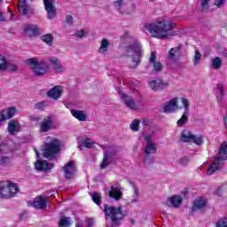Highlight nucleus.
Returning a JSON list of instances; mask_svg holds the SVG:
<instances>
[{
	"instance_id": "nucleus-1",
	"label": "nucleus",
	"mask_w": 227,
	"mask_h": 227,
	"mask_svg": "<svg viewBox=\"0 0 227 227\" xmlns=\"http://www.w3.org/2000/svg\"><path fill=\"white\" fill-rule=\"evenodd\" d=\"M175 26V23L170 22L168 25V21L163 20L156 23L145 24V27L154 38L164 40L170 36H176V32L173 31Z\"/></svg>"
},
{
	"instance_id": "nucleus-2",
	"label": "nucleus",
	"mask_w": 227,
	"mask_h": 227,
	"mask_svg": "<svg viewBox=\"0 0 227 227\" xmlns=\"http://www.w3.org/2000/svg\"><path fill=\"white\" fill-rule=\"evenodd\" d=\"M122 58H132L133 66L129 68L136 69L141 64L143 59V46L139 41L134 39L129 42L128 44L122 46Z\"/></svg>"
},
{
	"instance_id": "nucleus-3",
	"label": "nucleus",
	"mask_w": 227,
	"mask_h": 227,
	"mask_svg": "<svg viewBox=\"0 0 227 227\" xmlns=\"http://www.w3.org/2000/svg\"><path fill=\"white\" fill-rule=\"evenodd\" d=\"M224 160H227V142L221 144L218 150V156L215 159L213 163L207 168V175H214L215 171L224 168Z\"/></svg>"
},
{
	"instance_id": "nucleus-4",
	"label": "nucleus",
	"mask_w": 227,
	"mask_h": 227,
	"mask_svg": "<svg viewBox=\"0 0 227 227\" xmlns=\"http://www.w3.org/2000/svg\"><path fill=\"white\" fill-rule=\"evenodd\" d=\"M25 63L27 65V67H30V69L35 77H42L45 75V74H47L51 68L45 60L39 61L38 58L36 57L27 59Z\"/></svg>"
},
{
	"instance_id": "nucleus-5",
	"label": "nucleus",
	"mask_w": 227,
	"mask_h": 227,
	"mask_svg": "<svg viewBox=\"0 0 227 227\" xmlns=\"http://www.w3.org/2000/svg\"><path fill=\"white\" fill-rule=\"evenodd\" d=\"M59 150H61V142L58 139H53L50 143L44 144L43 157L49 159V160H55Z\"/></svg>"
},
{
	"instance_id": "nucleus-6",
	"label": "nucleus",
	"mask_w": 227,
	"mask_h": 227,
	"mask_svg": "<svg viewBox=\"0 0 227 227\" xmlns=\"http://www.w3.org/2000/svg\"><path fill=\"white\" fill-rule=\"evenodd\" d=\"M118 155V150L116 147H109L105 153L102 163L100 165L101 169H106L107 166L113 164L114 160H116V157Z\"/></svg>"
},
{
	"instance_id": "nucleus-7",
	"label": "nucleus",
	"mask_w": 227,
	"mask_h": 227,
	"mask_svg": "<svg viewBox=\"0 0 227 227\" xmlns=\"http://www.w3.org/2000/svg\"><path fill=\"white\" fill-rule=\"evenodd\" d=\"M181 141L183 143H194L198 146L203 145V137L193 135L192 132L189 130H183L181 134Z\"/></svg>"
},
{
	"instance_id": "nucleus-8",
	"label": "nucleus",
	"mask_w": 227,
	"mask_h": 227,
	"mask_svg": "<svg viewBox=\"0 0 227 227\" xmlns=\"http://www.w3.org/2000/svg\"><path fill=\"white\" fill-rule=\"evenodd\" d=\"M48 204L49 197L42 196L35 197L33 201L27 202L28 207H34V208H37L39 210H43V208H46Z\"/></svg>"
},
{
	"instance_id": "nucleus-9",
	"label": "nucleus",
	"mask_w": 227,
	"mask_h": 227,
	"mask_svg": "<svg viewBox=\"0 0 227 227\" xmlns=\"http://www.w3.org/2000/svg\"><path fill=\"white\" fill-rule=\"evenodd\" d=\"M25 36L28 38H36V36H40L42 34V28L38 27V25H26L24 27Z\"/></svg>"
},
{
	"instance_id": "nucleus-10",
	"label": "nucleus",
	"mask_w": 227,
	"mask_h": 227,
	"mask_svg": "<svg viewBox=\"0 0 227 227\" xmlns=\"http://www.w3.org/2000/svg\"><path fill=\"white\" fill-rule=\"evenodd\" d=\"M18 10L20 15L23 16L32 17V15H35V8L28 7L27 1L26 0H20Z\"/></svg>"
},
{
	"instance_id": "nucleus-11",
	"label": "nucleus",
	"mask_w": 227,
	"mask_h": 227,
	"mask_svg": "<svg viewBox=\"0 0 227 227\" xmlns=\"http://www.w3.org/2000/svg\"><path fill=\"white\" fill-rule=\"evenodd\" d=\"M148 84H149V88H151L153 91L166 90V88L169 86V82L160 79L153 80L149 82Z\"/></svg>"
},
{
	"instance_id": "nucleus-12",
	"label": "nucleus",
	"mask_w": 227,
	"mask_h": 227,
	"mask_svg": "<svg viewBox=\"0 0 227 227\" xmlns=\"http://www.w3.org/2000/svg\"><path fill=\"white\" fill-rule=\"evenodd\" d=\"M75 171H77V169L72 160L68 161L63 168V172L67 180H72L75 176Z\"/></svg>"
},
{
	"instance_id": "nucleus-13",
	"label": "nucleus",
	"mask_w": 227,
	"mask_h": 227,
	"mask_svg": "<svg viewBox=\"0 0 227 227\" xmlns=\"http://www.w3.org/2000/svg\"><path fill=\"white\" fill-rule=\"evenodd\" d=\"M44 9L48 13V19L52 20L56 17V0H43Z\"/></svg>"
},
{
	"instance_id": "nucleus-14",
	"label": "nucleus",
	"mask_w": 227,
	"mask_h": 227,
	"mask_svg": "<svg viewBox=\"0 0 227 227\" xmlns=\"http://www.w3.org/2000/svg\"><path fill=\"white\" fill-rule=\"evenodd\" d=\"M184 202V198L178 196V195H174L172 197H169L167 199V200L164 202V205L166 207H174V208H178L180 207V205Z\"/></svg>"
},
{
	"instance_id": "nucleus-15",
	"label": "nucleus",
	"mask_w": 227,
	"mask_h": 227,
	"mask_svg": "<svg viewBox=\"0 0 227 227\" xmlns=\"http://www.w3.org/2000/svg\"><path fill=\"white\" fill-rule=\"evenodd\" d=\"M144 139L146 142V146L144 150L145 153H157V145L152 142V137L148 135L144 136Z\"/></svg>"
},
{
	"instance_id": "nucleus-16",
	"label": "nucleus",
	"mask_w": 227,
	"mask_h": 227,
	"mask_svg": "<svg viewBox=\"0 0 227 227\" xmlns=\"http://www.w3.org/2000/svg\"><path fill=\"white\" fill-rule=\"evenodd\" d=\"M35 168L37 171H49L54 168V163H49L47 160H37L35 162Z\"/></svg>"
},
{
	"instance_id": "nucleus-17",
	"label": "nucleus",
	"mask_w": 227,
	"mask_h": 227,
	"mask_svg": "<svg viewBox=\"0 0 227 227\" xmlns=\"http://www.w3.org/2000/svg\"><path fill=\"white\" fill-rule=\"evenodd\" d=\"M61 95H63V89L59 85L54 86L47 92V97L53 98V100L61 98Z\"/></svg>"
},
{
	"instance_id": "nucleus-18",
	"label": "nucleus",
	"mask_w": 227,
	"mask_h": 227,
	"mask_svg": "<svg viewBox=\"0 0 227 227\" xmlns=\"http://www.w3.org/2000/svg\"><path fill=\"white\" fill-rule=\"evenodd\" d=\"M121 100L122 103H124L126 107H129V109H137V104H136V100H134V98L131 96L122 93L121 94Z\"/></svg>"
},
{
	"instance_id": "nucleus-19",
	"label": "nucleus",
	"mask_w": 227,
	"mask_h": 227,
	"mask_svg": "<svg viewBox=\"0 0 227 227\" xmlns=\"http://www.w3.org/2000/svg\"><path fill=\"white\" fill-rule=\"evenodd\" d=\"M0 114L2 116V120L4 121H6V120H12V118L17 114V107L10 106L7 109L3 110Z\"/></svg>"
},
{
	"instance_id": "nucleus-20",
	"label": "nucleus",
	"mask_w": 227,
	"mask_h": 227,
	"mask_svg": "<svg viewBox=\"0 0 227 227\" xmlns=\"http://www.w3.org/2000/svg\"><path fill=\"white\" fill-rule=\"evenodd\" d=\"M20 130V123L19 122L18 120H11L8 122L7 126V132L11 136H15V133L19 132Z\"/></svg>"
},
{
	"instance_id": "nucleus-21",
	"label": "nucleus",
	"mask_w": 227,
	"mask_h": 227,
	"mask_svg": "<svg viewBox=\"0 0 227 227\" xmlns=\"http://www.w3.org/2000/svg\"><path fill=\"white\" fill-rule=\"evenodd\" d=\"M176 100H178L176 98H174L169 100V102H167L163 106V113L168 114V113H175L176 109H178V105L176 104Z\"/></svg>"
},
{
	"instance_id": "nucleus-22",
	"label": "nucleus",
	"mask_w": 227,
	"mask_h": 227,
	"mask_svg": "<svg viewBox=\"0 0 227 227\" xmlns=\"http://www.w3.org/2000/svg\"><path fill=\"white\" fill-rule=\"evenodd\" d=\"M52 129V116H46L40 124V132H49Z\"/></svg>"
},
{
	"instance_id": "nucleus-23",
	"label": "nucleus",
	"mask_w": 227,
	"mask_h": 227,
	"mask_svg": "<svg viewBox=\"0 0 227 227\" xmlns=\"http://www.w3.org/2000/svg\"><path fill=\"white\" fill-rule=\"evenodd\" d=\"M0 197L1 198H12L10 193L9 182H0Z\"/></svg>"
},
{
	"instance_id": "nucleus-24",
	"label": "nucleus",
	"mask_w": 227,
	"mask_h": 227,
	"mask_svg": "<svg viewBox=\"0 0 227 227\" xmlns=\"http://www.w3.org/2000/svg\"><path fill=\"white\" fill-rule=\"evenodd\" d=\"M48 61L49 63H51V65H53V70H55V72L57 73L65 72V68L63 67V66H61V62L59 61V59L56 57H51L48 59Z\"/></svg>"
},
{
	"instance_id": "nucleus-25",
	"label": "nucleus",
	"mask_w": 227,
	"mask_h": 227,
	"mask_svg": "<svg viewBox=\"0 0 227 227\" xmlns=\"http://www.w3.org/2000/svg\"><path fill=\"white\" fill-rule=\"evenodd\" d=\"M109 198H113L115 201H120L123 196V192L114 186H111V191L108 193Z\"/></svg>"
},
{
	"instance_id": "nucleus-26",
	"label": "nucleus",
	"mask_w": 227,
	"mask_h": 227,
	"mask_svg": "<svg viewBox=\"0 0 227 227\" xmlns=\"http://www.w3.org/2000/svg\"><path fill=\"white\" fill-rule=\"evenodd\" d=\"M207 207L206 199H199L193 201V206L192 207V212H196V210H203Z\"/></svg>"
},
{
	"instance_id": "nucleus-27",
	"label": "nucleus",
	"mask_w": 227,
	"mask_h": 227,
	"mask_svg": "<svg viewBox=\"0 0 227 227\" xmlns=\"http://www.w3.org/2000/svg\"><path fill=\"white\" fill-rule=\"evenodd\" d=\"M71 114H73L76 120H79V121H86V120H88V117L84 114V112L81 110H71Z\"/></svg>"
},
{
	"instance_id": "nucleus-28",
	"label": "nucleus",
	"mask_w": 227,
	"mask_h": 227,
	"mask_svg": "<svg viewBox=\"0 0 227 227\" xmlns=\"http://www.w3.org/2000/svg\"><path fill=\"white\" fill-rule=\"evenodd\" d=\"M189 123V111H184L182 117L177 121V127H184Z\"/></svg>"
},
{
	"instance_id": "nucleus-29",
	"label": "nucleus",
	"mask_w": 227,
	"mask_h": 227,
	"mask_svg": "<svg viewBox=\"0 0 227 227\" xmlns=\"http://www.w3.org/2000/svg\"><path fill=\"white\" fill-rule=\"evenodd\" d=\"M129 185H131L133 187V191H134V193H133V196L131 199V203H137V198H139V189L134 184V182L129 181Z\"/></svg>"
},
{
	"instance_id": "nucleus-30",
	"label": "nucleus",
	"mask_w": 227,
	"mask_h": 227,
	"mask_svg": "<svg viewBox=\"0 0 227 227\" xmlns=\"http://www.w3.org/2000/svg\"><path fill=\"white\" fill-rule=\"evenodd\" d=\"M182 50V44H179V46L171 48L168 51V58L169 59H175L176 57V54H180V51Z\"/></svg>"
},
{
	"instance_id": "nucleus-31",
	"label": "nucleus",
	"mask_w": 227,
	"mask_h": 227,
	"mask_svg": "<svg viewBox=\"0 0 227 227\" xmlns=\"http://www.w3.org/2000/svg\"><path fill=\"white\" fill-rule=\"evenodd\" d=\"M41 40L51 47V45H52V43H54V36H52V34H45L41 36Z\"/></svg>"
},
{
	"instance_id": "nucleus-32",
	"label": "nucleus",
	"mask_w": 227,
	"mask_h": 227,
	"mask_svg": "<svg viewBox=\"0 0 227 227\" xmlns=\"http://www.w3.org/2000/svg\"><path fill=\"white\" fill-rule=\"evenodd\" d=\"M59 227H70L72 226V222H70V217L67 216H61L59 223Z\"/></svg>"
},
{
	"instance_id": "nucleus-33",
	"label": "nucleus",
	"mask_w": 227,
	"mask_h": 227,
	"mask_svg": "<svg viewBox=\"0 0 227 227\" xmlns=\"http://www.w3.org/2000/svg\"><path fill=\"white\" fill-rule=\"evenodd\" d=\"M95 143L91 141V138L85 137L82 140L81 145L78 146V148L81 149V146H84L85 148H91Z\"/></svg>"
},
{
	"instance_id": "nucleus-34",
	"label": "nucleus",
	"mask_w": 227,
	"mask_h": 227,
	"mask_svg": "<svg viewBox=\"0 0 227 227\" xmlns=\"http://www.w3.org/2000/svg\"><path fill=\"white\" fill-rule=\"evenodd\" d=\"M9 192L11 194V198H13V196L19 192V186H17V184L9 182Z\"/></svg>"
},
{
	"instance_id": "nucleus-35",
	"label": "nucleus",
	"mask_w": 227,
	"mask_h": 227,
	"mask_svg": "<svg viewBox=\"0 0 227 227\" xmlns=\"http://www.w3.org/2000/svg\"><path fill=\"white\" fill-rule=\"evenodd\" d=\"M109 45H111V43L108 42L107 39H102L101 46L98 50L99 52H107V51L109 49Z\"/></svg>"
},
{
	"instance_id": "nucleus-36",
	"label": "nucleus",
	"mask_w": 227,
	"mask_h": 227,
	"mask_svg": "<svg viewBox=\"0 0 227 227\" xmlns=\"http://www.w3.org/2000/svg\"><path fill=\"white\" fill-rule=\"evenodd\" d=\"M48 106H49V101L43 100V101H39V102L35 103V108L38 109L39 111H43L45 109V107H48Z\"/></svg>"
},
{
	"instance_id": "nucleus-37",
	"label": "nucleus",
	"mask_w": 227,
	"mask_h": 227,
	"mask_svg": "<svg viewBox=\"0 0 227 227\" xmlns=\"http://www.w3.org/2000/svg\"><path fill=\"white\" fill-rule=\"evenodd\" d=\"M200 12H201L202 13H204V12H207V10L210 8V4H208L210 3V0H200Z\"/></svg>"
},
{
	"instance_id": "nucleus-38",
	"label": "nucleus",
	"mask_w": 227,
	"mask_h": 227,
	"mask_svg": "<svg viewBox=\"0 0 227 227\" xmlns=\"http://www.w3.org/2000/svg\"><path fill=\"white\" fill-rule=\"evenodd\" d=\"M212 67L214 68H215L216 70H218V68L223 67V60H221V58L216 57V58L213 59V60H212Z\"/></svg>"
},
{
	"instance_id": "nucleus-39",
	"label": "nucleus",
	"mask_w": 227,
	"mask_h": 227,
	"mask_svg": "<svg viewBox=\"0 0 227 227\" xmlns=\"http://www.w3.org/2000/svg\"><path fill=\"white\" fill-rule=\"evenodd\" d=\"M153 70H154V72H156V74L160 73L164 68V66L162 65V63H160V61L153 62Z\"/></svg>"
},
{
	"instance_id": "nucleus-40",
	"label": "nucleus",
	"mask_w": 227,
	"mask_h": 227,
	"mask_svg": "<svg viewBox=\"0 0 227 227\" xmlns=\"http://www.w3.org/2000/svg\"><path fill=\"white\" fill-rule=\"evenodd\" d=\"M201 61V53L200 52V50L195 51V55L193 58V65L196 67L197 65H200Z\"/></svg>"
},
{
	"instance_id": "nucleus-41",
	"label": "nucleus",
	"mask_w": 227,
	"mask_h": 227,
	"mask_svg": "<svg viewBox=\"0 0 227 227\" xmlns=\"http://www.w3.org/2000/svg\"><path fill=\"white\" fill-rule=\"evenodd\" d=\"M6 57L0 55V71L4 72L6 71Z\"/></svg>"
},
{
	"instance_id": "nucleus-42",
	"label": "nucleus",
	"mask_w": 227,
	"mask_h": 227,
	"mask_svg": "<svg viewBox=\"0 0 227 227\" xmlns=\"http://www.w3.org/2000/svg\"><path fill=\"white\" fill-rule=\"evenodd\" d=\"M144 164L145 166H150V165L153 164V158L152 157V154L145 153V156L144 158Z\"/></svg>"
},
{
	"instance_id": "nucleus-43",
	"label": "nucleus",
	"mask_w": 227,
	"mask_h": 227,
	"mask_svg": "<svg viewBox=\"0 0 227 227\" xmlns=\"http://www.w3.org/2000/svg\"><path fill=\"white\" fill-rule=\"evenodd\" d=\"M139 123H141V121L135 119L131 123H130V129L134 132H137L139 130Z\"/></svg>"
},
{
	"instance_id": "nucleus-44",
	"label": "nucleus",
	"mask_w": 227,
	"mask_h": 227,
	"mask_svg": "<svg viewBox=\"0 0 227 227\" xmlns=\"http://www.w3.org/2000/svg\"><path fill=\"white\" fill-rule=\"evenodd\" d=\"M6 70H9V72H17L19 70V67L13 63L6 62Z\"/></svg>"
},
{
	"instance_id": "nucleus-45",
	"label": "nucleus",
	"mask_w": 227,
	"mask_h": 227,
	"mask_svg": "<svg viewBox=\"0 0 227 227\" xmlns=\"http://www.w3.org/2000/svg\"><path fill=\"white\" fill-rule=\"evenodd\" d=\"M92 201L98 205V207H100V205L102 204V201L100 200V194L98 192H94L92 195Z\"/></svg>"
},
{
	"instance_id": "nucleus-46",
	"label": "nucleus",
	"mask_w": 227,
	"mask_h": 227,
	"mask_svg": "<svg viewBox=\"0 0 227 227\" xmlns=\"http://www.w3.org/2000/svg\"><path fill=\"white\" fill-rule=\"evenodd\" d=\"M189 157H187V156H184V157H182V158H180L178 160H177V162H178V164H180V166H187V164H189Z\"/></svg>"
},
{
	"instance_id": "nucleus-47",
	"label": "nucleus",
	"mask_w": 227,
	"mask_h": 227,
	"mask_svg": "<svg viewBox=\"0 0 227 227\" xmlns=\"http://www.w3.org/2000/svg\"><path fill=\"white\" fill-rule=\"evenodd\" d=\"M215 227H227V220L226 219H219L216 222Z\"/></svg>"
},
{
	"instance_id": "nucleus-48",
	"label": "nucleus",
	"mask_w": 227,
	"mask_h": 227,
	"mask_svg": "<svg viewBox=\"0 0 227 227\" xmlns=\"http://www.w3.org/2000/svg\"><path fill=\"white\" fill-rule=\"evenodd\" d=\"M155 62H157V54L155 53V51H152L149 58V63L152 65Z\"/></svg>"
},
{
	"instance_id": "nucleus-49",
	"label": "nucleus",
	"mask_w": 227,
	"mask_h": 227,
	"mask_svg": "<svg viewBox=\"0 0 227 227\" xmlns=\"http://www.w3.org/2000/svg\"><path fill=\"white\" fill-rule=\"evenodd\" d=\"M114 6L120 12L121 10V6H123V0H117L114 3Z\"/></svg>"
},
{
	"instance_id": "nucleus-50",
	"label": "nucleus",
	"mask_w": 227,
	"mask_h": 227,
	"mask_svg": "<svg viewBox=\"0 0 227 227\" xmlns=\"http://www.w3.org/2000/svg\"><path fill=\"white\" fill-rule=\"evenodd\" d=\"M181 102L185 109L184 111H189V109L191 107V106L189 105V100H187V98H183L181 99Z\"/></svg>"
},
{
	"instance_id": "nucleus-51",
	"label": "nucleus",
	"mask_w": 227,
	"mask_h": 227,
	"mask_svg": "<svg viewBox=\"0 0 227 227\" xmlns=\"http://www.w3.org/2000/svg\"><path fill=\"white\" fill-rule=\"evenodd\" d=\"M216 89L218 90V91L221 95V100H223V97H224V86H223V84L219 83V84H217Z\"/></svg>"
},
{
	"instance_id": "nucleus-52",
	"label": "nucleus",
	"mask_w": 227,
	"mask_h": 227,
	"mask_svg": "<svg viewBox=\"0 0 227 227\" xmlns=\"http://www.w3.org/2000/svg\"><path fill=\"white\" fill-rule=\"evenodd\" d=\"M66 22L68 24V26H72L74 24V17L70 14H67L66 16Z\"/></svg>"
},
{
	"instance_id": "nucleus-53",
	"label": "nucleus",
	"mask_w": 227,
	"mask_h": 227,
	"mask_svg": "<svg viewBox=\"0 0 227 227\" xmlns=\"http://www.w3.org/2000/svg\"><path fill=\"white\" fill-rule=\"evenodd\" d=\"M224 1L225 0H215V6H217V8H222V6H224Z\"/></svg>"
},
{
	"instance_id": "nucleus-54",
	"label": "nucleus",
	"mask_w": 227,
	"mask_h": 227,
	"mask_svg": "<svg viewBox=\"0 0 227 227\" xmlns=\"http://www.w3.org/2000/svg\"><path fill=\"white\" fill-rule=\"evenodd\" d=\"M75 35L77 38H84V35H86V32L84 31V29H82L77 31Z\"/></svg>"
},
{
	"instance_id": "nucleus-55",
	"label": "nucleus",
	"mask_w": 227,
	"mask_h": 227,
	"mask_svg": "<svg viewBox=\"0 0 227 227\" xmlns=\"http://www.w3.org/2000/svg\"><path fill=\"white\" fill-rule=\"evenodd\" d=\"M10 156H2V163L3 164H10Z\"/></svg>"
},
{
	"instance_id": "nucleus-56",
	"label": "nucleus",
	"mask_w": 227,
	"mask_h": 227,
	"mask_svg": "<svg viewBox=\"0 0 227 227\" xmlns=\"http://www.w3.org/2000/svg\"><path fill=\"white\" fill-rule=\"evenodd\" d=\"M40 120H42V117H40V116H35V115L30 116L31 121H40Z\"/></svg>"
},
{
	"instance_id": "nucleus-57",
	"label": "nucleus",
	"mask_w": 227,
	"mask_h": 227,
	"mask_svg": "<svg viewBox=\"0 0 227 227\" xmlns=\"http://www.w3.org/2000/svg\"><path fill=\"white\" fill-rule=\"evenodd\" d=\"M86 223H87V227H93V219L92 218H88L86 220Z\"/></svg>"
},
{
	"instance_id": "nucleus-58",
	"label": "nucleus",
	"mask_w": 227,
	"mask_h": 227,
	"mask_svg": "<svg viewBox=\"0 0 227 227\" xmlns=\"http://www.w3.org/2000/svg\"><path fill=\"white\" fill-rule=\"evenodd\" d=\"M6 18H4V13L0 12V22H5Z\"/></svg>"
},
{
	"instance_id": "nucleus-59",
	"label": "nucleus",
	"mask_w": 227,
	"mask_h": 227,
	"mask_svg": "<svg viewBox=\"0 0 227 227\" xmlns=\"http://www.w3.org/2000/svg\"><path fill=\"white\" fill-rule=\"evenodd\" d=\"M216 194L220 197L223 196V190L221 188H218L216 191Z\"/></svg>"
},
{
	"instance_id": "nucleus-60",
	"label": "nucleus",
	"mask_w": 227,
	"mask_h": 227,
	"mask_svg": "<svg viewBox=\"0 0 227 227\" xmlns=\"http://www.w3.org/2000/svg\"><path fill=\"white\" fill-rule=\"evenodd\" d=\"M136 104L137 106H144L143 98H140Z\"/></svg>"
},
{
	"instance_id": "nucleus-61",
	"label": "nucleus",
	"mask_w": 227,
	"mask_h": 227,
	"mask_svg": "<svg viewBox=\"0 0 227 227\" xmlns=\"http://www.w3.org/2000/svg\"><path fill=\"white\" fill-rule=\"evenodd\" d=\"M35 155H36L37 159H40V153L36 149H35Z\"/></svg>"
},
{
	"instance_id": "nucleus-62",
	"label": "nucleus",
	"mask_w": 227,
	"mask_h": 227,
	"mask_svg": "<svg viewBox=\"0 0 227 227\" xmlns=\"http://www.w3.org/2000/svg\"><path fill=\"white\" fill-rule=\"evenodd\" d=\"M182 194H184V196H186V194H189V192L188 191H184V192H182Z\"/></svg>"
},
{
	"instance_id": "nucleus-63",
	"label": "nucleus",
	"mask_w": 227,
	"mask_h": 227,
	"mask_svg": "<svg viewBox=\"0 0 227 227\" xmlns=\"http://www.w3.org/2000/svg\"><path fill=\"white\" fill-rule=\"evenodd\" d=\"M223 55L225 56V58H227V50L223 51Z\"/></svg>"
},
{
	"instance_id": "nucleus-64",
	"label": "nucleus",
	"mask_w": 227,
	"mask_h": 227,
	"mask_svg": "<svg viewBox=\"0 0 227 227\" xmlns=\"http://www.w3.org/2000/svg\"><path fill=\"white\" fill-rule=\"evenodd\" d=\"M130 223H131V224H136V220H135L134 218H132V219L130 220Z\"/></svg>"
}]
</instances>
